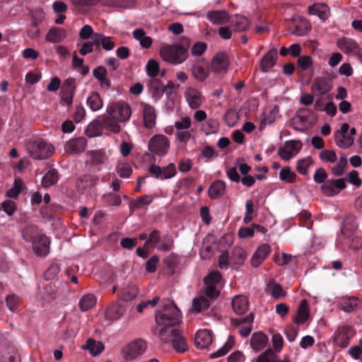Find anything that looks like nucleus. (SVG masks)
<instances>
[{"label":"nucleus","instance_id":"nucleus-1","mask_svg":"<svg viewBox=\"0 0 362 362\" xmlns=\"http://www.w3.org/2000/svg\"><path fill=\"white\" fill-rule=\"evenodd\" d=\"M180 311L175 304L166 300L156 312L155 332L161 341H172L173 346L177 352H184L187 345L180 330Z\"/></svg>","mask_w":362,"mask_h":362},{"label":"nucleus","instance_id":"nucleus-2","mask_svg":"<svg viewBox=\"0 0 362 362\" xmlns=\"http://www.w3.org/2000/svg\"><path fill=\"white\" fill-rule=\"evenodd\" d=\"M23 238L30 243L37 256L45 257L49 252L50 241L37 227L31 226L22 230Z\"/></svg>","mask_w":362,"mask_h":362},{"label":"nucleus","instance_id":"nucleus-3","mask_svg":"<svg viewBox=\"0 0 362 362\" xmlns=\"http://www.w3.org/2000/svg\"><path fill=\"white\" fill-rule=\"evenodd\" d=\"M188 45H167L160 49V56L164 62L178 65L185 62L188 58Z\"/></svg>","mask_w":362,"mask_h":362},{"label":"nucleus","instance_id":"nucleus-4","mask_svg":"<svg viewBox=\"0 0 362 362\" xmlns=\"http://www.w3.org/2000/svg\"><path fill=\"white\" fill-rule=\"evenodd\" d=\"M27 150L31 157L38 160L46 159L54 153L53 146L41 139L30 141L28 144Z\"/></svg>","mask_w":362,"mask_h":362},{"label":"nucleus","instance_id":"nucleus-5","mask_svg":"<svg viewBox=\"0 0 362 362\" xmlns=\"http://www.w3.org/2000/svg\"><path fill=\"white\" fill-rule=\"evenodd\" d=\"M107 113L113 119L120 122L128 121L132 115L131 107L124 101H117L109 105Z\"/></svg>","mask_w":362,"mask_h":362},{"label":"nucleus","instance_id":"nucleus-6","mask_svg":"<svg viewBox=\"0 0 362 362\" xmlns=\"http://www.w3.org/2000/svg\"><path fill=\"white\" fill-rule=\"evenodd\" d=\"M192 120L189 116L182 117L179 120L175 122L174 128L177 132L175 134V141L180 143L186 144L192 137L191 129Z\"/></svg>","mask_w":362,"mask_h":362},{"label":"nucleus","instance_id":"nucleus-7","mask_svg":"<svg viewBox=\"0 0 362 362\" xmlns=\"http://www.w3.org/2000/svg\"><path fill=\"white\" fill-rule=\"evenodd\" d=\"M170 140L163 134L153 136L148 144V149L152 153L158 156H164L170 149Z\"/></svg>","mask_w":362,"mask_h":362},{"label":"nucleus","instance_id":"nucleus-8","mask_svg":"<svg viewBox=\"0 0 362 362\" xmlns=\"http://www.w3.org/2000/svg\"><path fill=\"white\" fill-rule=\"evenodd\" d=\"M147 348L142 339H136L127 344L122 349V354L127 360H133L142 355Z\"/></svg>","mask_w":362,"mask_h":362},{"label":"nucleus","instance_id":"nucleus-9","mask_svg":"<svg viewBox=\"0 0 362 362\" xmlns=\"http://www.w3.org/2000/svg\"><path fill=\"white\" fill-rule=\"evenodd\" d=\"M149 243L160 251L168 252L173 247V240L168 235L160 236L158 230H153L149 233Z\"/></svg>","mask_w":362,"mask_h":362},{"label":"nucleus","instance_id":"nucleus-10","mask_svg":"<svg viewBox=\"0 0 362 362\" xmlns=\"http://www.w3.org/2000/svg\"><path fill=\"white\" fill-rule=\"evenodd\" d=\"M184 97L189 107L192 110L199 109L204 103V97L197 88L192 86L187 87Z\"/></svg>","mask_w":362,"mask_h":362},{"label":"nucleus","instance_id":"nucleus-11","mask_svg":"<svg viewBox=\"0 0 362 362\" xmlns=\"http://www.w3.org/2000/svg\"><path fill=\"white\" fill-rule=\"evenodd\" d=\"M222 276L220 272L213 271L210 272L204 279L205 283V293L206 295L210 298H216L219 292L216 288V286L221 283Z\"/></svg>","mask_w":362,"mask_h":362},{"label":"nucleus","instance_id":"nucleus-12","mask_svg":"<svg viewBox=\"0 0 362 362\" xmlns=\"http://www.w3.org/2000/svg\"><path fill=\"white\" fill-rule=\"evenodd\" d=\"M76 86V81L73 78H68L64 81L60 93L61 103L63 105L70 106L72 104Z\"/></svg>","mask_w":362,"mask_h":362},{"label":"nucleus","instance_id":"nucleus-13","mask_svg":"<svg viewBox=\"0 0 362 362\" xmlns=\"http://www.w3.org/2000/svg\"><path fill=\"white\" fill-rule=\"evenodd\" d=\"M149 173L156 179L167 180L173 177L176 173V167L173 163H170L167 166L161 168L157 165H151L148 168Z\"/></svg>","mask_w":362,"mask_h":362},{"label":"nucleus","instance_id":"nucleus-14","mask_svg":"<svg viewBox=\"0 0 362 362\" xmlns=\"http://www.w3.org/2000/svg\"><path fill=\"white\" fill-rule=\"evenodd\" d=\"M254 321V316L250 313L243 318H231V325L238 329L239 334L243 337H247L252 331V325Z\"/></svg>","mask_w":362,"mask_h":362},{"label":"nucleus","instance_id":"nucleus-15","mask_svg":"<svg viewBox=\"0 0 362 362\" xmlns=\"http://www.w3.org/2000/svg\"><path fill=\"white\" fill-rule=\"evenodd\" d=\"M349 124L343 123L339 130L334 135L335 142L338 147L341 148H347L353 145L354 137L349 136Z\"/></svg>","mask_w":362,"mask_h":362},{"label":"nucleus","instance_id":"nucleus-16","mask_svg":"<svg viewBox=\"0 0 362 362\" xmlns=\"http://www.w3.org/2000/svg\"><path fill=\"white\" fill-rule=\"evenodd\" d=\"M346 186L343 179H332L328 180L321 186V190L325 195L333 197L338 194Z\"/></svg>","mask_w":362,"mask_h":362},{"label":"nucleus","instance_id":"nucleus-17","mask_svg":"<svg viewBox=\"0 0 362 362\" xmlns=\"http://www.w3.org/2000/svg\"><path fill=\"white\" fill-rule=\"evenodd\" d=\"M332 80L326 76L317 77L311 85V92L315 95L322 96L330 91Z\"/></svg>","mask_w":362,"mask_h":362},{"label":"nucleus","instance_id":"nucleus-18","mask_svg":"<svg viewBox=\"0 0 362 362\" xmlns=\"http://www.w3.org/2000/svg\"><path fill=\"white\" fill-rule=\"evenodd\" d=\"M302 144L299 141H286L283 147L279 148L278 153L279 156L288 160L295 156L300 150Z\"/></svg>","mask_w":362,"mask_h":362},{"label":"nucleus","instance_id":"nucleus-19","mask_svg":"<svg viewBox=\"0 0 362 362\" xmlns=\"http://www.w3.org/2000/svg\"><path fill=\"white\" fill-rule=\"evenodd\" d=\"M354 335V331L351 327H339L334 333V341L339 346L345 347Z\"/></svg>","mask_w":362,"mask_h":362},{"label":"nucleus","instance_id":"nucleus-20","mask_svg":"<svg viewBox=\"0 0 362 362\" xmlns=\"http://www.w3.org/2000/svg\"><path fill=\"white\" fill-rule=\"evenodd\" d=\"M228 66L227 57L223 53H218L212 59L211 69L217 74H222L226 72Z\"/></svg>","mask_w":362,"mask_h":362},{"label":"nucleus","instance_id":"nucleus-21","mask_svg":"<svg viewBox=\"0 0 362 362\" xmlns=\"http://www.w3.org/2000/svg\"><path fill=\"white\" fill-rule=\"evenodd\" d=\"M270 252L271 248L268 244L259 245L250 259L251 265L253 267H257L268 257Z\"/></svg>","mask_w":362,"mask_h":362},{"label":"nucleus","instance_id":"nucleus-22","mask_svg":"<svg viewBox=\"0 0 362 362\" xmlns=\"http://www.w3.org/2000/svg\"><path fill=\"white\" fill-rule=\"evenodd\" d=\"M66 37L65 29L59 27H52L45 37V40L51 43H60Z\"/></svg>","mask_w":362,"mask_h":362},{"label":"nucleus","instance_id":"nucleus-23","mask_svg":"<svg viewBox=\"0 0 362 362\" xmlns=\"http://www.w3.org/2000/svg\"><path fill=\"white\" fill-rule=\"evenodd\" d=\"M337 45L340 50L347 54H358V52H359L358 45L354 40L351 38H340L337 40Z\"/></svg>","mask_w":362,"mask_h":362},{"label":"nucleus","instance_id":"nucleus-24","mask_svg":"<svg viewBox=\"0 0 362 362\" xmlns=\"http://www.w3.org/2000/svg\"><path fill=\"white\" fill-rule=\"evenodd\" d=\"M212 342V335L209 330H199L196 333L194 343L197 348L205 349Z\"/></svg>","mask_w":362,"mask_h":362},{"label":"nucleus","instance_id":"nucleus-25","mask_svg":"<svg viewBox=\"0 0 362 362\" xmlns=\"http://www.w3.org/2000/svg\"><path fill=\"white\" fill-rule=\"evenodd\" d=\"M277 59V52L275 49L269 50L267 52L260 61V69L263 72H267L272 68Z\"/></svg>","mask_w":362,"mask_h":362},{"label":"nucleus","instance_id":"nucleus-26","mask_svg":"<svg viewBox=\"0 0 362 362\" xmlns=\"http://www.w3.org/2000/svg\"><path fill=\"white\" fill-rule=\"evenodd\" d=\"M360 305L361 300L357 297H346L340 301V309L344 313H350L355 311Z\"/></svg>","mask_w":362,"mask_h":362},{"label":"nucleus","instance_id":"nucleus-27","mask_svg":"<svg viewBox=\"0 0 362 362\" xmlns=\"http://www.w3.org/2000/svg\"><path fill=\"white\" fill-rule=\"evenodd\" d=\"M231 303L233 310L237 315H243L248 310V300L245 296L240 295L234 297Z\"/></svg>","mask_w":362,"mask_h":362},{"label":"nucleus","instance_id":"nucleus-28","mask_svg":"<svg viewBox=\"0 0 362 362\" xmlns=\"http://www.w3.org/2000/svg\"><path fill=\"white\" fill-rule=\"evenodd\" d=\"M144 125L147 129H151L156 124V115L155 109L150 105L146 104L143 108Z\"/></svg>","mask_w":362,"mask_h":362},{"label":"nucleus","instance_id":"nucleus-29","mask_svg":"<svg viewBox=\"0 0 362 362\" xmlns=\"http://www.w3.org/2000/svg\"><path fill=\"white\" fill-rule=\"evenodd\" d=\"M92 40L96 47L102 46L107 51H110L115 47V43L111 40V38L103 33H94Z\"/></svg>","mask_w":362,"mask_h":362},{"label":"nucleus","instance_id":"nucleus-30","mask_svg":"<svg viewBox=\"0 0 362 362\" xmlns=\"http://www.w3.org/2000/svg\"><path fill=\"white\" fill-rule=\"evenodd\" d=\"M86 138L78 137L69 141L66 145V150L71 153H80L86 149Z\"/></svg>","mask_w":362,"mask_h":362},{"label":"nucleus","instance_id":"nucleus-31","mask_svg":"<svg viewBox=\"0 0 362 362\" xmlns=\"http://www.w3.org/2000/svg\"><path fill=\"white\" fill-rule=\"evenodd\" d=\"M247 257L245 250L240 247H235L230 256L231 267L242 265Z\"/></svg>","mask_w":362,"mask_h":362},{"label":"nucleus","instance_id":"nucleus-32","mask_svg":"<svg viewBox=\"0 0 362 362\" xmlns=\"http://www.w3.org/2000/svg\"><path fill=\"white\" fill-rule=\"evenodd\" d=\"M206 293H200L192 300V308L196 313H199L204 310L208 309L210 305V301Z\"/></svg>","mask_w":362,"mask_h":362},{"label":"nucleus","instance_id":"nucleus-33","mask_svg":"<svg viewBox=\"0 0 362 362\" xmlns=\"http://www.w3.org/2000/svg\"><path fill=\"white\" fill-rule=\"evenodd\" d=\"M226 190V183L222 180L214 182L208 189L209 197L212 199H216L221 197Z\"/></svg>","mask_w":362,"mask_h":362},{"label":"nucleus","instance_id":"nucleus-34","mask_svg":"<svg viewBox=\"0 0 362 362\" xmlns=\"http://www.w3.org/2000/svg\"><path fill=\"white\" fill-rule=\"evenodd\" d=\"M309 13L317 16L322 20H325L329 16V9L325 4H314L309 6Z\"/></svg>","mask_w":362,"mask_h":362},{"label":"nucleus","instance_id":"nucleus-35","mask_svg":"<svg viewBox=\"0 0 362 362\" xmlns=\"http://www.w3.org/2000/svg\"><path fill=\"white\" fill-rule=\"evenodd\" d=\"M124 310L122 306L117 303H112L110 306H109L105 312V319L113 322L119 320L123 315Z\"/></svg>","mask_w":362,"mask_h":362},{"label":"nucleus","instance_id":"nucleus-36","mask_svg":"<svg viewBox=\"0 0 362 362\" xmlns=\"http://www.w3.org/2000/svg\"><path fill=\"white\" fill-rule=\"evenodd\" d=\"M268 341L267 337L262 332H255L252 335L250 339V345L255 351L263 349Z\"/></svg>","mask_w":362,"mask_h":362},{"label":"nucleus","instance_id":"nucleus-37","mask_svg":"<svg viewBox=\"0 0 362 362\" xmlns=\"http://www.w3.org/2000/svg\"><path fill=\"white\" fill-rule=\"evenodd\" d=\"M207 18L214 24L222 25L229 21V16L225 11H214L208 12Z\"/></svg>","mask_w":362,"mask_h":362},{"label":"nucleus","instance_id":"nucleus-38","mask_svg":"<svg viewBox=\"0 0 362 362\" xmlns=\"http://www.w3.org/2000/svg\"><path fill=\"white\" fill-rule=\"evenodd\" d=\"M309 317L308 303L305 299H303L298 308V314L294 318L296 324H303L306 322Z\"/></svg>","mask_w":362,"mask_h":362},{"label":"nucleus","instance_id":"nucleus-39","mask_svg":"<svg viewBox=\"0 0 362 362\" xmlns=\"http://www.w3.org/2000/svg\"><path fill=\"white\" fill-rule=\"evenodd\" d=\"M310 23L305 18L299 17L295 21V29L292 33L298 36H303L310 31Z\"/></svg>","mask_w":362,"mask_h":362},{"label":"nucleus","instance_id":"nucleus-40","mask_svg":"<svg viewBox=\"0 0 362 362\" xmlns=\"http://www.w3.org/2000/svg\"><path fill=\"white\" fill-rule=\"evenodd\" d=\"M104 348V344L101 341L90 338L87 340L86 344L82 346V349L88 350L93 356L100 354Z\"/></svg>","mask_w":362,"mask_h":362},{"label":"nucleus","instance_id":"nucleus-41","mask_svg":"<svg viewBox=\"0 0 362 362\" xmlns=\"http://www.w3.org/2000/svg\"><path fill=\"white\" fill-rule=\"evenodd\" d=\"M133 37L139 42L140 45L145 49L149 48L152 45V39L147 36L143 29L138 28L133 31Z\"/></svg>","mask_w":362,"mask_h":362},{"label":"nucleus","instance_id":"nucleus-42","mask_svg":"<svg viewBox=\"0 0 362 362\" xmlns=\"http://www.w3.org/2000/svg\"><path fill=\"white\" fill-rule=\"evenodd\" d=\"M139 292L136 286L134 284H127L124 286L119 295V298L125 301H130L136 298Z\"/></svg>","mask_w":362,"mask_h":362},{"label":"nucleus","instance_id":"nucleus-43","mask_svg":"<svg viewBox=\"0 0 362 362\" xmlns=\"http://www.w3.org/2000/svg\"><path fill=\"white\" fill-rule=\"evenodd\" d=\"M256 362H291V361L288 357L279 360L274 351L267 349L258 356Z\"/></svg>","mask_w":362,"mask_h":362},{"label":"nucleus","instance_id":"nucleus-44","mask_svg":"<svg viewBox=\"0 0 362 362\" xmlns=\"http://www.w3.org/2000/svg\"><path fill=\"white\" fill-rule=\"evenodd\" d=\"M86 104L93 112L100 110L103 105V100L97 92L90 93L86 99Z\"/></svg>","mask_w":362,"mask_h":362},{"label":"nucleus","instance_id":"nucleus-45","mask_svg":"<svg viewBox=\"0 0 362 362\" xmlns=\"http://www.w3.org/2000/svg\"><path fill=\"white\" fill-rule=\"evenodd\" d=\"M16 354L13 346L2 347L0 349V362H16Z\"/></svg>","mask_w":362,"mask_h":362},{"label":"nucleus","instance_id":"nucleus-46","mask_svg":"<svg viewBox=\"0 0 362 362\" xmlns=\"http://www.w3.org/2000/svg\"><path fill=\"white\" fill-rule=\"evenodd\" d=\"M192 75L199 81H204L209 76L207 66L202 63H197L192 66Z\"/></svg>","mask_w":362,"mask_h":362},{"label":"nucleus","instance_id":"nucleus-47","mask_svg":"<svg viewBox=\"0 0 362 362\" xmlns=\"http://www.w3.org/2000/svg\"><path fill=\"white\" fill-rule=\"evenodd\" d=\"M230 22L233 30L236 32L245 30L250 25L248 19L243 16H235Z\"/></svg>","mask_w":362,"mask_h":362},{"label":"nucleus","instance_id":"nucleus-48","mask_svg":"<svg viewBox=\"0 0 362 362\" xmlns=\"http://www.w3.org/2000/svg\"><path fill=\"white\" fill-rule=\"evenodd\" d=\"M148 87L154 98H160L164 93V86L156 78H151L148 82Z\"/></svg>","mask_w":362,"mask_h":362},{"label":"nucleus","instance_id":"nucleus-49","mask_svg":"<svg viewBox=\"0 0 362 362\" xmlns=\"http://www.w3.org/2000/svg\"><path fill=\"white\" fill-rule=\"evenodd\" d=\"M93 74L97 78L102 86L105 88L110 87V81L107 78V71L104 66H98L93 71Z\"/></svg>","mask_w":362,"mask_h":362},{"label":"nucleus","instance_id":"nucleus-50","mask_svg":"<svg viewBox=\"0 0 362 362\" xmlns=\"http://www.w3.org/2000/svg\"><path fill=\"white\" fill-rule=\"evenodd\" d=\"M58 180V172L55 169H51L42 178V185L47 188L57 183Z\"/></svg>","mask_w":362,"mask_h":362},{"label":"nucleus","instance_id":"nucleus-51","mask_svg":"<svg viewBox=\"0 0 362 362\" xmlns=\"http://www.w3.org/2000/svg\"><path fill=\"white\" fill-rule=\"evenodd\" d=\"M219 129V122L216 119H209L206 120L202 126V130L206 135L216 133Z\"/></svg>","mask_w":362,"mask_h":362},{"label":"nucleus","instance_id":"nucleus-52","mask_svg":"<svg viewBox=\"0 0 362 362\" xmlns=\"http://www.w3.org/2000/svg\"><path fill=\"white\" fill-rule=\"evenodd\" d=\"M235 339L233 337L229 336L228 340L225 342L223 346L218 349L216 351L211 354V358H218L226 355L234 346Z\"/></svg>","mask_w":362,"mask_h":362},{"label":"nucleus","instance_id":"nucleus-53","mask_svg":"<svg viewBox=\"0 0 362 362\" xmlns=\"http://www.w3.org/2000/svg\"><path fill=\"white\" fill-rule=\"evenodd\" d=\"M96 303V298L93 294H87L83 296L80 302L79 306L82 311L85 312L93 308Z\"/></svg>","mask_w":362,"mask_h":362},{"label":"nucleus","instance_id":"nucleus-54","mask_svg":"<svg viewBox=\"0 0 362 362\" xmlns=\"http://www.w3.org/2000/svg\"><path fill=\"white\" fill-rule=\"evenodd\" d=\"M117 120L112 119L111 117H105L103 122V127L105 129L112 132L119 133L121 130L120 125Z\"/></svg>","mask_w":362,"mask_h":362},{"label":"nucleus","instance_id":"nucleus-55","mask_svg":"<svg viewBox=\"0 0 362 362\" xmlns=\"http://www.w3.org/2000/svg\"><path fill=\"white\" fill-rule=\"evenodd\" d=\"M98 178L90 175H86L82 176L78 182V187L81 189L92 187L98 182Z\"/></svg>","mask_w":362,"mask_h":362},{"label":"nucleus","instance_id":"nucleus-56","mask_svg":"<svg viewBox=\"0 0 362 362\" xmlns=\"http://www.w3.org/2000/svg\"><path fill=\"white\" fill-rule=\"evenodd\" d=\"M296 177V173L291 171L288 167L283 168L279 173L280 180L288 183L293 182L295 181Z\"/></svg>","mask_w":362,"mask_h":362},{"label":"nucleus","instance_id":"nucleus-57","mask_svg":"<svg viewBox=\"0 0 362 362\" xmlns=\"http://www.w3.org/2000/svg\"><path fill=\"white\" fill-rule=\"evenodd\" d=\"M145 69L147 75L151 78H154L158 74L159 64L156 60L150 59L147 62Z\"/></svg>","mask_w":362,"mask_h":362},{"label":"nucleus","instance_id":"nucleus-58","mask_svg":"<svg viewBox=\"0 0 362 362\" xmlns=\"http://www.w3.org/2000/svg\"><path fill=\"white\" fill-rule=\"evenodd\" d=\"M313 160L310 157H306L298 160L297 163V170L302 175H306L308 173V168L312 165Z\"/></svg>","mask_w":362,"mask_h":362},{"label":"nucleus","instance_id":"nucleus-59","mask_svg":"<svg viewBox=\"0 0 362 362\" xmlns=\"http://www.w3.org/2000/svg\"><path fill=\"white\" fill-rule=\"evenodd\" d=\"M347 165V159L344 156H341L339 158L337 163L334 165L332 168V172L333 175L336 176H340L343 175L344 172L345 167Z\"/></svg>","mask_w":362,"mask_h":362},{"label":"nucleus","instance_id":"nucleus-60","mask_svg":"<svg viewBox=\"0 0 362 362\" xmlns=\"http://www.w3.org/2000/svg\"><path fill=\"white\" fill-rule=\"evenodd\" d=\"M346 243L351 250H359L362 247V240L354 234L346 238Z\"/></svg>","mask_w":362,"mask_h":362},{"label":"nucleus","instance_id":"nucleus-61","mask_svg":"<svg viewBox=\"0 0 362 362\" xmlns=\"http://www.w3.org/2000/svg\"><path fill=\"white\" fill-rule=\"evenodd\" d=\"M271 295L274 298H279L286 296V292L279 284L272 283L269 285Z\"/></svg>","mask_w":362,"mask_h":362},{"label":"nucleus","instance_id":"nucleus-62","mask_svg":"<svg viewBox=\"0 0 362 362\" xmlns=\"http://www.w3.org/2000/svg\"><path fill=\"white\" fill-rule=\"evenodd\" d=\"M320 158L322 160L329 163H334L337 161V156L332 150H322L320 153Z\"/></svg>","mask_w":362,"mask_h":362},{"label":"nucleus","instance_id":"nucleus-63","mask_svg":"<svg viewBox=\"0 0 362 362\" xmlns=\"http://www.w3.org/2000/svg\"><path fill=\"white\" fill-rule=\"evenodd\" d=\"M298 66L302 71H306L313 66V59L310 56H302L298 58Z\"/></svg>","mask_w":362,"mask_h":362},{"label":"nucleus","instance_id":"nucleus-64","mask_svg":"<svg viewBox=\"0 0 362 362\" xmlns=\"http://www.w3.org/2000/svg\"><path fill=\"white\" fill-rule=\"evenodd\" d=\"M117 171L121 177L127 178L131 175L132 169L128 163H123L117 167Z\"/></svg>","mask_w":362,"mask_h":362}]
</instances>
